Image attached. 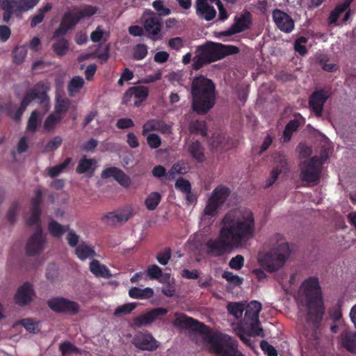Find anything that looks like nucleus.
I'll return each instance as SVG.
<instances>
[{
	"label": "nucleus",
	"mask_w": 356,
	"mask_h": 356,
	"mask_svg": "<svg viewBox=\"0 0 356 356\" xmlns=\"http://www.w3.org/2000/svg\"><path fill=\"white\" fill-rule=\"evenodd\" d=\"M70 108L71 101L68 98L63 97L60 92H56L54 113L61 115L63 118V115L66 113Z\"/></svg>",
	"instance_id": "27"
},
{
	"label": "nucleus",
	"mask_w": 356,
	"mask_h": 356,
	"mask_svg": "<svg viewBox=\"0 0 356 356\" xmlns=\"http://www.w3.org/2000/svg\"><path fill=\"white\" fill-rule=\"evenodd\" d=\"M103 178L113 177L122 186L127 187L131 184L130 179L120 169L117 168H109L102 174Z\"/></svg>",
	"instance_id": "25"
},
{
	"label": "nucleus",
	"mask_w": 356,
	"mask_h": 356,
	"mask_svg": "<svg viewBox=\"0 0 356 356\" xmlns=\"http://www.w3.org/2000/svg\"><path fill=\"white\" fill-rule=\"evenodd\" d=\"M75 12L80 20L93 15L96 13L97 9L92 6H84L80 10H75Z\"/></svg>",
	"instance_id": "50"
},
{
	"label": "nucleus",
	"mask_w": 356,
	"mask_h": 356,
	"mask_svg": "<svg viewBox=\"0 0 356 356\" xmlns=\"http://www.w3.org/2000/svg\"><path fill=\"white\" fill-rule=\"evenodd\" d=\"M0 8L5 11L17 12V0H0Z\"/></svg>",
	"instance_id": "60"
},
{
	"label": "nucleus",
	"mask_w": 356,
	"mask_h": 356,
	"mask_svg": "<svg viewBox=\"0 0 356 356\" xmlns=\"http://www.w3.org/2000/svg\"><path fill=\"white\" fill-rule=\"evenodd\" d=\"M75 253L81 260L90 259L95 255L93 248L86 243H79L76 248Z\"/></svg>",
	"instance_id": "30"
},
{
	"label": "nucleus",
	"mask_w": 356,
	"mask_h": 356,
	"mask_svg": "<svg viewBox=\"0 0 356 356\" xmlns=\"http://www.w3.org/2000/svg\"><path fill=\"white\" fill-rule=\"evenodd\" d=\"M261 310V304L259 302L251 301L246 308L244 324L236 330L241 339L247 344H249L251 336L264 337V330L260 327L259 321V314Z\"/></svg>",
	"instance_id": "7"
},
{
	"label": "nucleus",
	"mask_w": 356,
	"mask_h": 356,
	"mask_svg": "<svg viewBox=\"0 0 356 356\" xmlns=\"http://www.w3.org/2000/svg\"><path fill=\"white\" fill-rule=\"evenodd\" d=\"M204 52L209 62L216 61L226 56L238 53V49L233 45H225L219 43H209L200 47Z\"/></svg>",
	"instance_id": "11"
},
{
	"label": "nucleus",
	"mask_w": 356,
	"mask_h": 356,
	"mask_svg": "<svg viewBox=\"0 0 356 356\" xmlns=\"http://www.w3.org/2000/svg\"><path fill=\"white\" fill-rule=\"evenodd\" d=\"M34 297L35 292L32 284L26 282L18 288L14 300L17 305L25 306L31 302Z\"/></svg>",
	"instance_id": "18"
},
{
	"label": "nucleus",
	"mask_w": 356,
	"mask_h": 356,
	"mask_svg": "<svg viewBox=\"0 0 356 356\" xmlns=\"http://www.w3.org/2000/svg\"><path fill=\"white\" fill-rule=\"evenodd\" d=\"M40 0H17V13L26 12L33 8Z\"/></svg>",
	"instance_id": "41"
},
{
	"label": "nucleus",
	"mask_w": 356,
	"mask_h": 356,
	"mask_svg": "<svg viewBox=\"0 0 356 356\" xmlns=\"http://www.w3.org/2000/svg\"><path fill=\"white\" fill-rule=\"evenodd\" d=\"M188 129L191 133L198 134L202 136H206L207 134V127L204 121L196 120L192 122Z\"/></svg>",
	"instance_id": "44"
},
{
	"label": "nucleus",
	"mask_w": 356,
	"mask_h": 356,
	"mask_svg": "<svg viewBox=\"0 0 356 356\" xmlns=\"http://www.w3.org/2000/svg\"><path fill=\"white\" fill-rule=\"evenodd\" d=\"M79 21L74 10L67 12L60 22L59 29L55 32V36L65 34L68 30L72 29Z\"/></svg>",
	"instance_id": "22"
},
{
	"label": "nucleus",
	"mask_w": 356,
	"mask_h": 356,
	"mask_svg": "<svg viewBox=\"0 0 356 356\" xmlns=\"http://www.w3.org/2000/svg\"><path fill=\"white\" fill-rule=\"evenodd\" d=\"M136 307V303L131 302L119 306L114 312V315L120 316L131 313Z\"/></svg>",
	"instance_id": "52"
},
{
	"label": "nucleus",
	"mask_w": 356,
	"mask_h": 356,
	"mask_svg": "<svg viewBox=\"0 0 356 356\" xmlns=\"http://www.w3.org/2000/svg\"><path fill=\"white\" fill-rule=\"evenodd\" d=\"M253 213L246 208L231 210L220 222L218 236L205 243L207 253L210 257H220L234 248L242 247L252 238L255 232Z\"/></svg>",
	"instance_id": "1"
},
{
	"label": "nucleus",
	"mask_w": 356,
	"mask_h": 356,
	"mask_svg": "<svg viewBox=\"0 0 356 356\" xmlns=\"http://www.w3.org/2000/svg\"><path fill=\"white\" fill-rule=\"evenodd\" d=\"M147 54V47L143 44L136 45L133 51L134 58L136 60H142Z\"/></svg>",
	"instance_id": "56"
},
{
	"label": "nucleus",
	"mask_w": 356,
	"mask_h": 356,
	"mask_svg": "<svg viewBox=\"0 0 356 356\" xmlns=\"http://www.w3.org/2000/svg\"><path fill=\"white\" fill-rule=\"evenodd\" d=\"M42 119V115L38 111H33L28 121L27 130L31 132L36 131L41 124Z\"/></svg>",
	"instance_id": "34"
},
{
	"label": "nucleus",
	"mask_w": 356,
	"mask_h": 356,
	"mask_svg": "<svg viewBox=\"0 0 356 356\" xmlns=\"http://www.w3.org/2000/svg\"><path fill=\"white\" fill-rule=\"evenodd\" d=\"M226 137L220 134H216L210 143L211 146L213 149H227L229 147L227 146Z\"/></svg>",
	"instance_id": "42"
},
{
	"label": "nucleus",
	"mask_w": 356,
	"mask_h": 356,
	"mask_svg": "<svg viewBox=\"0 0 356 356\" xmlns=\"http://www.w3.org/2000/svg\"><path fill=\"white\" fill-rule=\"evenodd\" d=\"M273 18L277 26L282 31L290 33L293 30L294 22L286 13L280 10H275L273 12Z\"/></svg>",
	"instance_id": "20"
},
{
	"label": "nucleus",
	"mask_w": 356,
	"mask_h": 356,
	"mask_svg": "<svg viewBox=\"0 0 356 356\" xmlns=\"http://www.w3.org/2000/svg\"><path fill=\"white\" fill-rule=\"evenodd\" d=\"M327 156L321 158L313 156L305 159L300 164V178L302 181L312 184H316L321 175V166Z\"/></svg>",
	"instance_id": "10"
},
{
	"label": "nucleus",
	"mask_w": 356,
	"mask_h": 356,
	"mask_svg": "<svg viewBox=\"0 0 356 356\" xmlns=\"http://www.w3.org/2000/svg\"><path fill=\"white\" fill-rule=\"evenodd\" d=\"M244 264V258L242 255L238 254L231 259L229 266L232 269L238 270L241 269Z\"/></svg>",
	"instance_id": "61"
},
{
	"label": "nucleus",
	"mask_w": 356,
	"mask_h": 356,
	"mask_svg": "<svg viewBox=\"0 0 356 356\" xmlns=\"http://www.w3.org/2000/svg\"><path fill=\"white\" fill-rule=\"evenodd\" d=\"M51 89V83L47 81H42L37 83L26 94L19 110L18 117L22 114L27 106L34 99H37L39 104H42L47 112L50 107V99L47 93Z\"/></svg>",
	"instance_id": "9"
},
{
	"label": "nucleus",
	"mask_w": 356,
	"mask_h": 356,
	"mask_svg": "<svg viewBox=\"0 0 356 356\" xmlns=\"http://www.w3.org/2000/svg\"><path fill=\"white\" fill-rule=\"evenodd\" d=\"M244 308V305L240 302L229 303L227 305L229 312L236 318L242 316Z\"/></svg>",
	"instance_id": "49"
},
{
	"label": "nucleus",
	"mask_w": 356,
	"mask_h": 356,
	"mask_svg": "<svg viewBox=\"0 0 356 356\" xmlns=\"http://www.w3.org/2000/svg\"><path fill=\"white\" fill-rule=\"evenodd\" d=\"M297 151L300 159H306L312 154L311 147L305 143H300L297 147Z\"/></svg>",
	"instance_id": "64"
},
{
	"label": "nucleus",
	"mask_w": 356,
	"mask_h": 356,
	"mask_svg": "<svg viewBox=\"0 0 356 356\" xmlns=\"http://www.w3.org/2000/svg\"><path fill=\"white\" fill-rule=\"evenodd\" d=\"M129 295L134 299L145 300L150 298L154 295V291L150 287L140 289L138 287H131L129 290Z\"/></svg>",
	"instance_id": "29"
},
{
	"label": "nucleus",
	"mask_w": 356,
	"mask_h": 356,
	"mask_svg": "<svg viewBox=\"0 0 356 356\" xmlns=\"http://www.w3.org/2000/svg\"><path fill=\"white\" fill-rule=\"evenodd\" d=\"M106 34L107 33L102 28V26H98L96 29L91 33L90 39L93 42H98L105 35H106Z\"/></svg>",
	"instance_id": "63"
},
{
	"label": "nucleus",
	"mask_w": 356,
	"mask_h": 356,
	"mask_svg": "<svg viewBox=\"0 0 356 356\" xmlns=\"http://www.w3.org/2000/svg\"><path fill=\"white\" fill-rule=\"evenodd\" d=\"M342 346L350 352H356V334L346 332L342 334Z\"/></svg>",
	"instance_id": "33"
},
{
	"label": "nucleus",
	"mask_w": 356,
	"mask_h": 356,
	"mask_svg": "<svg viewBox=\"0 0 356 356\" xmlns=\"http://www.w3.org/2000/svg\"><path fill=\"white\" fill-rule=\"evenodd\" d=\"M276 162L279 163L280 165H277L271 172L270 176L268 180V186L272 185L277 179L278 175L284 172L286 173L288 171V165L286 163V156L281 154L277 153L276 154L275 157Z\"/></svg>",
	"instance_id": "24"
},
{
	"label": "nucleus",
	"mask_w": 356,
	"mask_h": 356,
	"mask_svg": "<svg viewBox=\"0 0 356 356\" xmlns=\"http://www.w3.org/2000/svg\"><path fill=\"white\" fill-rule=\"evenodd\" d=\"M50 234L54 237H60L69 229V226H63L56 221L51 220L48 226Z\"/></svg>",
	"instance_id": "37"
},
{
	"label": "nucleus",
	"mask_w": 356,
	"mask_h": 356,
	"mask_svg": "<svg viewBox=\"0 0 356 356\" xmlns=\"http://www.w3.org/2000/svg\"><path fill=\"white\" fill-rule=\"evenodd\" d=\"M27 54L26 47L24 46L17 47L13 51V59L15 63H21L24 61Z\"/></svg>",
	"instance_id": "54"
},
{
	"label": "nucleus",
	"mask_w": 356,
	"mask_h": 356,
	"mask_svg": "<svg viewBox=\"0 0 356 356\" xmlns=\"http://www.w3.org/2000/svg\"><path fill=\"white\" fill-rule=\"evenodd\" d=\"M229 189L224 186H217L209 196L200 218V225L209 227L213 223L212 218L218 213L229 195Z\"/></svg>",
	"instance_id": "8"
},
{
	"label": "nucleus",
	"mask_w": 356,
	"mask_h": 356,
	"mask_svg": "<svg viewBox=\"0 0 356 356\" xmlns=\"http://www.w3.org/2000/svg\"><path fill=\"white\" fill-rule=\"evenodd\" d=\"M222 277L234 286L241 285L243 280L242 277H240L239 276L229 271L224 272Z\"/></svg>",
	"instance_id": "55"
},
{
	"label": "nucleus",
	"mask_w": 356,
	"mask_h": 356,
	"mask_svg": "<svg viewBox=\"0 0 356 356\" xmlns=\"http://www.w3.org/2000/svg\"><path fill=\"white\" fill-rule=\"evenodd\" d=\"M192 108L198 114H205L216 103L215 85L203 76L193 79L191 90Z\"/></svg>",
	"instance_id": "5"
},
{
	"label": "nucleus",
	"mask_w": 356,
	"mask_h": 356,
	"mask_svg": "<svg viewBox=\"0 0 356 356\" xmlns=\"http://www.w3.org/2000/svg\"><path fill=\"white\" fill-rule=\"evenodd\" d=\"M42 193L40 190L35 191V197L31 200V212L30 216L26 218L29 226H34L35 232L30 237L26 250L28 254L34 255L42 252L45 246L46 238L40 229V204L41 202Z\"/></svg>",
	"instance_id": "6"
},
{
	"label": "nucleus",
	"mask_w": 356,
	"mask_h": 356,
	"mask_svg": "<svg viewBox=\"0 0 356 356\" xmlns=\"http://www.w3.org/2000/svg\"><path fill=\"white\" fill-rule=\"evenodd\" d=\"M71 162L72 159L67 158L62 163L48 168L47 171L49 175L51 177L58 176L59 174L64 171V170L70 164Z\"/></svg>",
	"instance_id": "43"
},
{
	"label": "nucleus",
	"mask_w": 356,
	"mask_h": 356,
	"mask_svg": "<svg viewBox=\"0 0 356 356\" xmlns=\"http://www.w3.org/2000/svg\"><path fill=\"white\" fill-rule=\"evenodd\" d=\"M168 313V309L163 307L153 309L143 314L135 317L133 319L134 324L138 327H145L150 325L154 321L161 316H164Z\"/></svg>",
	"instance_id": "15"
},
{
	"label": "nucleus",
	"mask_w": 356,
	"mask_h": 356,
	"mask_svg": "<svg viewBox=\"0 0 356 356\" xmlns=\"http://www.w3.org/2000/svg\"><path fill=\"white\" fill-rule=\"evenodd\" d=\"M51 8H52L51 5L48 3L43 8H40L38 10V13L32 17V19L31 22V27H35L38 24L42 22L44 19V13L49 11L51 9Z\"/></svg>",
	"instance_id": "46"
},
{
	"label": "nucleus",
	"mask_w": 356,
	"mask_h": 356,
	"mask_svg": "<svg viewBox=\"0 0 356 356\" xmlns=\"http://www.w3.org/2000/svg\"><path fill=\"white\" fill-rule=\"evenodd\" d=\"M173 325L179 330H192L211 353L219 356H241L237 341L221 332H211L209 327L181 313L175 314Z\"/></svg>",
	"instance_id": "2"
},
{
	"label": "nucleus",
	"mask_w": 356,
	"mask_h": 356,
	"mask_svg": "<svg viewBox=\"0 0 356 356\" xmlns=\"http://www.w3.org/2000/svg\"><path fill=\"white\" fill-rule=\"evenodd\" d=\"M195 8L196 15L206 21H211L216 16L215 8L209 4L208 0H196Z\"/></svg>",
	"instance_id": "21"
},
{
	"label": "nucleus",
	"mask_w": 356,
	"mask_h": 356,
	"mask_svg": "<svg viewBox=\"0 0 356 356\" xmlns=\"http://www.w3.org/2000/svg\"><path fill=\"white\" fill-rule=\"evenodd\" d=\"M188 149L191 156L197 161L202 162L204 161V149L198 141L191 142Z\"/></svg>",
	"instance_id": "31"
},
{
	"label": "nucleus",
	"mask_w": 356,
	"mask_h": 356,
	"mask_svg": "<svg viewBox=\"0 0 356 356\" xmlns=\"http://www.w3.org/2000/svg\"><path fill=\"white\" fill-rule=\"evenodd\" d=\"M47 304L53 311L58 313L75 315L80 311V306L77 302L63 297L53 298L48 300Z\"/></svg>",
	"instance_id": "12"
},
{
	"label": "nucleus",
	"mask_w": 356,
	"mask_h": 356,
	"mask_svg": "<svg viewBox=\"0 0 356 356\" xmlns=\"http://www.w3.org/2000/svg\"><path fill=\"white\" fill-rule=\"evenodd\" d=\"M152 6L160 15L167 16L170 13V9L164 7L163 1L161 0L154 1Z\"/></svg>",
	"instance_id": "62"
},
{
	"label": "nucleus",
	"mask_w": 356,
	"mask_h": 356,
	"mask_svg": "<svg viewBox=\"0 0 356 356\" xmlns=\"http://www.w3.org/2000/svg\"><path fill=\"white\" fill-rule=\"evenodd\" d=\"M144 27L151 39L156 40L161 38V23L159 17L153 16L147 18L145 21Z\"/></svg>",
	"instance_id": "23"
},
{
	"label": "nucleus",
	"mask_w": 356,
	"mask_h": 356,
	"mask_svg": "<svg viewBox=\"0 0 356 356\" xmlns=\"http://www.w3.org/2000/svg\"><path fill=\"white\" fill-rule=\"evenodd\" d=\"M63 138L60 136H55L49 140L44 146V150L51 152L58 148L62 144Z\"/></svg>",
	"instance_id": "57"
},
{
	"label": "nucleus",
	"mask_w": 356,
	"mask_h": 356,
	"mask_svg": "<svg viewBox=\"0 0 356 356\" xmlns=\"http://www.w3.org/2000/svg\"><path fill=\"white\" fill-rule=\"evenodd\" d=\"M148 95V89L145 86H134L129 88L124 95L122 103L124 104L133 103L135 106L146 99Z\"/></svg>",
	"instance_id": "14"
},
{
	"label": "nucleus",
	"mask_w": 356,
	"mask_h": 356,
	"mask_svg": "<svg viewBox=\"0 0 356 356\" xmlns=\"http://www.w3.org/2000/svg\"><path fill=\"white\" fill-rule=\"evenodd\" d=\"M90 270L96 277H102L104 278H109L111 274L108 268L100 264L97 260L93 259L90 263Z\"/></svg>",
	"instance_id": "28"
},
{
	"label": "nucleus",
	"mask_w": 356,
	"mask_h": 356,
	"mask_svg": "<svg viewBox=\"0 0 356 356\" xmlns=\"http://www.w3.org/2000/svg\"><path fill=\"white\" fill-rule=\"evenodd\" d=\"M60 350L63 356L70 355H82L81 349L69 341H65L60 344Z\"/></svg>",
	"instance_id": "36"
},
{
	"label": "nucleus",
	"mask_w": 356,
	"mask_h": 356,
	"mask_svg": "<svg viewBox=\"0 0 356 356\" xmlns=\"http://www.w3.org/2000/svg\"><path fill=\"white\" fill-rule=\"evenodd\" d=\"M269 246L270 251L260 252L258 254V261L267 271L273 273L285 265L293 252V248L280 234H275L270 238Z\"/></svg>",
	"instance_id": "4"
},
{
	"label": "nucleus",
	"mask_w": 356,
	"mask_h": 356,
	"mask_svg": "<svg viewBox=\"0 0 356 356\" xmlns=\"http://www.w3.org/2000/svg\"><path fill=\"white\" fill-rule=\"evenodd\" d=\"M159 125V120H150L144 124L143 127L142 134L143 136L147 135V133L152 131H158Z\"/></svg>",
	"instance_id": "58"
},
{
	"label": "nucleus",
	"mask_w": 356,
	"mask_h": 356,
	"mask_svg": "<svg viewBox=\"0 0 356 356\" xmlns=\"http://www.w3.org/2000/svg\"><path fill=\"white\" fill-rule=\"evenodd\" d=\"M251 15L249 13H245L240 16H236L234 23L227 31L221 32L220 35L228 36L235 33H241L249 29L251 24Z\"/></svg>",
	"instance_id": "17"
},
{
	"label": "nucleus",
	"mask_w": 356,
	"mask_h": 356,
	"mask_svg": "<svg viewBox=\"0 0 356 356\" xmlns=\"http://www.w3.org/2000/svg\"><path fill=\"white\" fill-rule=\"evenodd\" d=\"M68 49L67 42L61 38L54 44V51L58 56L65 55Z\"/></svg>",
	"instance_id": "53"
},
{
	"label": "nucleus",
	"mask_w": 356,
	"mask_h": 356,
	"mask_svg": "<svg viewBox=\"0 0 356 356\" xmlns=\"http://www.w3.org/2000/svg\"><path fill=\"white\" fill-rule=\"evenodd\" d=\"M168 79L173 85H183L186 80V74L182 71H177L169 73Z\"/></svg>",
	"instance_id": "47"
},
{
	"label": "nucleus",
	"mask_w": 356,
	"mask_h": 356,
	"mask_svg": "<svg viewBox=\"0 0 356 356\" xmlns=\"http://www.w3.org/2000/svg\"><path fill=\"white\" fill-rule=\"evenodd\" d=\"M85 84L84 79L79 76L73 77L68 83L67 91L70 97L78 93Z\"/></svg>",
	"instance_id": "32"
},
{
	"label": "nucleus",
	"mask_w": 356,
	"mask_h": 356,
	"mask_svg": "<svg viewBox=\"0 0 356 356\" xmlns=\"http://www.w3.org/2000/svg\"><path fill=\"white\" fill-rule=\"evenodd\" d=\"M161 199V195L157 192H152L147 197L145 204L148 210H154L159 205Z\"/></svg>",
	"instance_id": "39"
},
{
	"label": "nucleus",
	"mask_w": 356,
	"mask_h": 356,
	"mask_svg": "<svg viewBox=\"0 0 356 356\" xmlns=\"http://www.w3.org/2000/svg\"><path fill=\"white\" fill-rule=\"evenodd\" d=\"M147 143L152 149L158 148L161 144V138L156 134H149L147 135Z\"/></svg>",
	"instance_id": "59"
},
{
	"label": "nucleus",
	"mask_w": 356,
	"mask_h": 356,
	"mask_svg": "<svg viewBox=\"0 0 356 356\" xmlns=\"http://www.w3.org/2000/svg\"><path fill=\"white\" fill-rule=\"evenodd\" d=\"M17 324H20L30 333H38L40 331L38 323L31 318H25L19 321Z\"/></svg>",
	"instance_id": "48"
},
{
	"label": "nucleus",
	"mask_w": 356,
	"mask_h": 356,
	"mask_svg": "<svg viewBox=\"0 0 356 356\" xmlns=\"http://www.w3.org/2000/svg\"><path fill=\"white\" fill-rule=\"evenodd\" d=\"M330 92L327 90H321L314 92L309 99V106L317 116L322 114L323 105L329 98Z\"/></svg>",
	"instance_id": "19"
},
{
	"label": "nucleus",
	"mask_w": 356,
	"mask_h": 356,
	"mask_svg": "<svg viewBox=\"0 0 356 356\" xmlns=\"http://www.w3.org/2000/svg\"><path fill=\"white\" fill-rule=\"evenodd\" d=\"M97 161L83 156L79 161L76 172L79 174L92 175L97 168Z\"/></svg>",
	"instance_id": "26"
},
{
	"label": "nucleus",
	"mask_w": 356,
	"mask_h": 356,
	"mask_svg": "<svg viewBox=\"0 0 356 356\" xmlns=\"http://www.w3.org/2000/svg\"><path fill=\"white\" fill-rule=\"evenodd\" d=\"M133 344L143 350H154L159 346L158 341L149 332H138L132 340Z\"/></svg>",
	"instance_id": "16"
},
{
	"label": "nucleus",
	"mask_w": 356,
	"mask_h": 356,
	"mask_svg": "<svg viewBox=\"0 0 356 356\" xmlns=\"http://www.w3.org/2000/svg\"><path fill=\"white\" fill-rule=\"evenodd\" d=\"M353 0H345L342 3L339 4L330 16V23L332 24L337 22L339 15L344 12L350 6Z\"/></svg>",
	"instance_id": "38"
},
{
	"label": "nucleus",
	"mask_w": 356,
	"mask_h": 356,
	"mask_svg": "<svg viewBox=\"0 0 356 356\" xmlns=\"http://www.w3.org/2000/svg\"><path fill=\"white\" fill-rule=\"evenodd\" d=\"M133 216V209L126 206L122 209L108 212L102 216V220L108 225H116L127 222Z\"/></svg>",
	"instance_id": "13"
},
{
	"label": "nucleus",
	"mask_w": 356,
	"mask_h": 356,
	"mask_svg": "<svg viewBox=\"0 0 356 356\" xmlns=\"http://www.w3.org/2000/svg\"><path fill=\"white\" fill-rule=\"evenodd\" d=\"M188 165L183 162L175 163L167 174L168 179H172L177 175H183L187 172Z\"/></svg>",
	"instance_id": "35"
},
{
	"label": "nucleus",
	"mask_w": 356,
	"mask_h": 356,
	"mask_svg": "<svg viewBox=\"0 0 356 356\" xmlns=\"http://www.w3.org/2000/svg\"><path fill=\"white\" fill-rule=\"evenodd\" d=\"M193 67L195 70L200 69L204 64L209 63V59L200 47L197 50V55L193 58Z\"/></svg>",
	"instance_id": "45"
},
{
	"label": "nucleus",
	"mask_w": 356,
	"mask_h": 356,
	"mask_svg": "<svg viewBox=\"0 0 356 356\" xmlns=\"http://www.w3.org/2000/svg\"><path fill=\"white\" fill-rule=\"evenodd\" d=\"M300 311L313 322H318L324 314L321 289L316 278L310 277L300 286L296 296Z\"/></svg>",
	"instance_id": "3"
},
{
	"label": "nucleus",
	"mask_w": 356,
	"mask_h": 356,
	"mask_svg": "<svg viewBox=\"0 0 356 356\" xmlns=\"http://www.w3.org/2000/svg\"><path fill=\"white\" fill-rule=\"evenodd\" d=\"M62 116L56 113H51L44 122V129L47 131H51L56 125L62 120Z\"/></svg>",
	"instance_id": "40"
},
{
	"label": "nucleus",
	"mask_w": 356,
	"mask_h": 356,
	"mask_svg": "<svg viewBox=\"0 0 356 356\" xmlns=\"http://www.w3.org/2000/svg\"><path fill=\"white\" fill-rule=\"evenodd\" d=\"M299 123L296 120H291L287 124L283 134L284 140L285 142L290 140L291 134L297 129Z\"/></svg>",
	"instance_id": "51"
}]
</instances>
